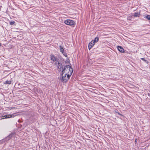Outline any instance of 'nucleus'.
Returning a JSON list of instances; mask_svg holds the SVG:
<instances>
[{"instance_id": "f257e3e1", "label": "nucleus", "mask_w": 150, "mask_h": 150, "mask_svg": "<svg viewBox=\"0 0 150 150\" xmlns=\"http://www.w3.org/2000/svg\"><path fill=\"white\" fill-rule=\"evenodd\" d=\"M73 70L69 65L65 66L62 71V73H66L68 76H71L73 72Z\"/></svg>"}, {"instance_id": "f03ea898", "label": "nucleus", "mask_w": 150, "mask_h": 150, "mask_svg": "<svg viewBox=\"0 0 150 150\" xmlns=\"http://www.w3.org/2000/svg\"><path fill=\"white\" fill-rule=\"evenodd\" d=\"M70 76H68L67 74L62 73L61 80L63 82H66L69 79Z\"/></svg>"}, {"instance_id": "7ed1b4c3", "label": "nucleus", "mask_w": 150, "mask_h": 150, "mask_svg": "<svg viewBox=\"0 0 150 150\" xmlns=\"http://www.w3.org/2000/svg\"><path fill=\"white\" fill-rule=\"evenodd\" d=\"M64 23L67 25L71 26L75 25V23L73 21L70 19L65 20L64 21Z\"/></svg>"}, {"instance_id": "20e7f679", "label": "nucleus", "mask_w": 150, "mask_h": 150, "mask_svg": "<svg viewBox=\"0 0 150 150\" xmlns=\"http://www.w3.org/2000/svg\"><path fill=\"white\" fill-rule=\"evenodd\" d=\"M50 59L53 62H55V65H57V64H58V65L59 64L58 59L54 55H51Z\"/></svg>"}, {"instance_id": "39448f33", "label": "nucleus", "mask_w": 150, "mask_h": 150, "mask_svg": "<svg viewBox=\"0 0 150 150\" xmlns=\"http://www.w3.org/2000/svg\"><path fill=\"white\" fill-rule=\"evenodd\" d=\"M14 115H13V114L12 115H5L2 117V118H0V120L1 119H4V118H10L12 117H14Z\"/></svg>"}, {"instance_id": "423d86ee", "label": "nucleus", "mask_w": 150, "mask_h": 150, "mask_svg": "<svg viewBox=\"0 0 150 150\" xmlns=\"http://www.w3.org/2000/svg\"><path fill=\"white\" fill-rule=\"evenodd\" d=\"M117 48L118 50L122 53H124L125 52L123 48L121 46H117Z\"/></svg>"}, {"instance_id": "0eeeda50", "label": "nucleus", "mask_w": 150, "mask_h": 150, "mask_svg": "<svg viewBox=\"0 0 150 150\" xmlns=\"http://www.w3.org/2000/svg\"><path fill=\"white\" fill-rule=\"evenodd\" d=\"M93 41H91L89 44L88 45V49L90 50L92 47L94 46V43H93Z\"/></svg>"}, {"instance_id": "6e6552de", "label": "nucleus", "mask_w": 150, "mask_h": 150, "mask_svg": "<svg viewBox=\"0 0 150 150\" xmlns=\"http://www.w3.org/2000/svg\"><path fill=\"white\" fill-rule=\"evenodd\" d=\"M144 18L150 20V15L145 14L144 15Z\"/></svg>"}, {"instance_id": "1a4fd4ad", "label": "nucleus", "mask_w": 150, "mask_h": 150, "mask_svg": "<svg viewBox=\"0 0 150 150\" xmlns=\"http://www.w3.org/2000/svg\"><path fill=\"white\" fill-rule=\"evenodd\" d=\"M60 51L65 56L64 54V49L63 47L61 46H59Z\"/></svg>"}, {"instance_id": "9d476101", "label": "nucleus", "mask_w": 150, "mask_h": 150, "mask_svg": "<svg viewBox=\"0 0 150 150\" xmlns=\"http://www.w3.org/2000/svg\"><path fill=\"white\" fill-rule=\"evenodd\" d=\"M98 40V38H96L94 40H92V41H93V43H94V44H95V43L97 42Z\"/></svg>"}, {"instance_id": "9b49d317", "label": "nucleus", "mask_w": 150, "mask_h": 150, "mask_svg": "<svg viewBox=\"0 0 150 150\" xmlns=\"http://www.w3.org/2000/svg\"><path fill=\"white\" fill-rule=\"evenodd\" d=\"M98 40V38H96L94 40H92V41H93V43H94V44H95V43L97 42Z\"/></svg>"}, {"instance_id": "f8f14e48", "label": "nucleus", "mask_w": 150, "mask_h": 150, "mask_svg": "<svg viewBox=\"0 0 150 150\" xmlns=\"http://www.w3.org/2000/svg\"><path fill=\"white\" fill-rule=\"evenodd\" d=\"M98 40V38H96L94 40H92V41H93V43H94V44H95V43L97 42Z\"/></svg>"}, {"instance_id": "ddd939ff", "label": "nucleus", "mask_w": 150, "mask_h": 150, "mask_svg": "<svg viewBox=\"0 0 150 150\" xmlns=\"http://www.w3.org/2000/svg\"><path fill=\"white\" fill-rule=\"evenodd\" d=\"M5 83L6 84H10L11 83V81H7L5 82Z\"/></svg>"}, {"instance_id": "4468645a", "label": "nucleus", "mask_w": 150, "mask_h": 150, "mask_svg": "<svg viewBox=\"0 0 150 150\" xmlns=\"http://www.w3.org/2000/svg\"><path fill=\"white\" fill-rule=\"evenodd\" d=\"M139 14L138 13H135L134 14V16L135 17L138 16L139 15Z\"/></svg>"}, {"instance_id": "2eb2a0df", "label": "nucleus", "mask_w": 150, "mask_h": 150, "mask_svg": "<svg viewBox=\"0 0 150 150\" xmlns=\"http://www.w3.org/2000/svg\"><path fill=\"white\" fill-rule=\"evenodd\" d=\"M15 23V22L13 21H11L10 22V24L11 25H12L13 24H14Z\"/></svg>"}, {"instance_id": "dca6fc26", "label": "nucleus", "mask_w": 150, "mask_h": 150, "mask_svg": "<svg viewBox=\"0 0 150 150\" xmlns=\"http://www.w3.org/2000/svg\"><path fill=\"white\" fill-rule=\"evenodd\" d=\"M141 59H142V60H143V61H144L145 62H146L147 63H148V62L147 61H146V60L144 58H141Z\"/></svg>"}, {"instance_id": "f3484780", "label": "nucleus", "mask_w": 150, "mask_h": 150, "mask_svg": "<svg viewBox=\"0 0 150 150\" xmlns=\"http://www.w3.org/2000/svg\"><path fill=\"white\" fill-rule=\"evenodd\" d=\"M137 142V139H135V143H136Z\"/></svg>"}, {"instance_id": "a211bd4d", "label": "nucleus", "mask_w": 150, "mask_h": 150, "mask_svg": "<svg viewBox=\"0 0 150 150\" xmlns=\"http://www.w3.org/2000/svg\"><path fill=\"white\" fill-rule=\"evenodd\" d=\"M1 46V43H0V46Z\"/></svg>"}]
</instances>
